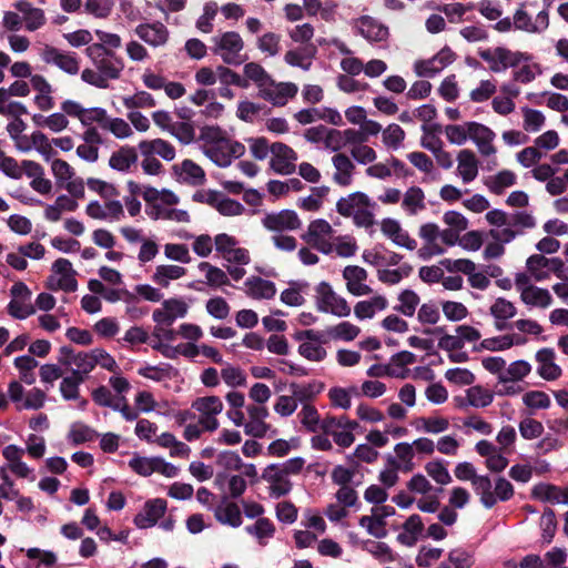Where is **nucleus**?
<instances>
[{
  "mask_svg": "<svg viewBox=\"0 0 568 568\" xmlns=\"http://www.w3.org/2000/svg\"><path fill=\"white\" fill-rule=\"evenodd\" d=\"M92 68L81 72V80L98 89H108L111 81L119 80L124 71V60L114 51L105 49L102 44H90L85 49Z\"/></svg>",
  "mask_w": 568,
  "mask_h": 568,
  "instance_id": "1",
  "label": "nucleus"
},
{
  "mask_svg": "<svg viewBox=\"0 0 568 568\" xmlns=\"http://www.w3.org/2000/svg\"><path fill=\"white\" fill-rule=\"evenodd\" d=\"M203 153L216 165L229 166L233 159L241 158L245 146L232 140L225 131L219 126H205L201 130Z\"/></svg>",
  "mask_w": 568,
  "mask_h": 568,
  "instance_id": "2",
  "label": "nucleus"
},
{
  "mask_svg": "<svg viewBox=\"0 0 568 568\" xmlns=\"http://www.w3.org/2000/svg\"><path fill=\"white\" fill-rule=\"evenodd\" d=\"M376 204L363 192H353L336 202V211L344 217H351L359 227L374 224Z\"/></svg>",
  "mask_w": 568,
  "mask_h": 568,
  "instance_id": "3",
  "label": "nucleus"
},
{
  "mask_svg": "<svg viewBox=\"0 0 568 568\" xmlns=\"http://www.w3.org/2000/svg\"><path fill=\"white\" fill-rule=\"evenodd\" d=\"M211 51L227 65H239L244 62L242 55L244 40L236 31H223L211 38Z\"/></svg>",
  "mask_w": 568,
  "mask_h": 568,
  "instance_id": "4",
  "label": "nucleus"
},
{
  "mask_svg": "<svg viewBox=\"0 0 568 568\" xmlns=\"http://www.w3.org/2000/svg\"><path fill=\"white\" fill-rule=\"evenodd\" d=\"M315 306L318 312L336 317H347L352 312L347 300L335 292L327 282H321L315 287Z\"/></svg>",
  "mask_w": 568,
  "mask_h": 568,
  "instance_id": "5",
  "label": "nucleus"
},
{
  "mask_svg": "<svg viewBox=\"0 0 568 568\" xmlns=\"http://www.w3.org/2000/svg\"><path fill=\"white\" fill-rule=\"evenodd\" d=\"M478 57L488 64L489 70L494 73L505 72L530 59L527 53L513 51L505 47L481 49L478 51Z\"/></svg>",
  "mask_w": 568,
  "mask_h": 568,
  "instance_id": "6",
  "label": "nucleus"
},
{
  "mask_svg": "<svg viewBox=\"0 0 568 568\" xmlns=\"http://www.w3.org/2000/svg\"><path fill=\"white\" fill-rule=\"evenodd\" d=\"M514 284L520 301L528 307L548 308L554 300L548 288L535 285L530 276L520 272L515 274Z\"/></svg>",
  "mask_w": 568,
  "mask_h": 568,
  "instance_id": "7",
  "label": "nucleus"
},
{
  "mask_svg": "<svg viewBox=\"0 0 568 568\" xmlns=\"http://www.w3.org/2000/svg\"><path fill=\"white\" fill-rule=\"evenodd\" d=\"M8 397L17 410H40L45 406L47 393L39 387L26 390L22 383L11 381L8 384Z\"/></svg>",
  "mask_w": 568,
  "mask_h": 568,
  "instance_id": "8",
  "label": "nucleus"
},
{
  "mask_svg": "<svg viewBox=\"0 0 568 568\" xmlns=\"http://www.w3.org/2000/svg\"><path fill=\"white\" fill-rule=\"evenodd\" d=\"M358 427L356 420L349 419L345 415L326 416L322 420L321 429L332 436L334 443L342 447H351L355 442L354 430Z\"/></svg>",
  "mask_w": 568,
  "mask_h": 568,
  "instance_id": "9",
  "label": "nucleus"
},
{
  "mask_svg": "<svg viewBox=\"0 0 568 568\" xmlns=\"http://www.w3.org/2000/svg\"><path fill=\"white\" fill-rule=\"evenodd\" d=\"M58 363L69 369L71 375L85 381L88 375L93 371V362L91 351L75 352L70 346L59 348Z\"/></svg>",
  "mask_w": 568,
  "mask_h": 568,
  "instance_id": "10",
  "label": "nucleus"
},
{
  "mask_svg": "<svg viewBox=\"0 0 568 568\" xmlns=\"http://www.w3.org/2000/svg\"><path fill=\"white\" fill-rule=\"evenodd\" d=\"M333 227L323 219L312 221L302 239L323 254L333 253Z\"/></svg>",
  "mask_w": 568,
  "mask_h": 568,
  "instance_id": "11",
  "label": "nucleus"
},
{
  "mask_svg": "<svg viewBox=\"0 0 568 568\" xmlns=\"http://www.w3.org/2000/svg\"><path fill=\"white\" fill-rule=\"evenodd\" d=\"M223 407V402L219 396L197 397L192 403V408L199 413L201 425L210 433L219 428L217 416L222 413Z\"/></svg>",
  "mask_w": 568,
  "mask_h": 568,
  "instance_id": "12",
  "label": "nucleus"
},
{
  "mask_svg": "<svg viewBox=\"0 0 568 568\" xmlns=\"http://www.w3.org/2000/svg\"><path fill=\"white\" fill-rule=\"evenodd\" d=\"M39 54L44 63L55 65L69 75H75L80 71V61L74 52L62 51L51 44H43Z\"/></svg>",
  "mask_w": 568,
  "mask_h": 568,
  "instance_id": "13",
  "label": "nucleus"
},
{
  "mask_svg": "<svg viewBox=\"0 0 568 568\" xmlns=\"http://www.w3.org/2000/svg\"><path fill=\"white\" fill-rule=\"evenodd\" d=\"M564 261L560 257H546L544 254H532L526 260V273L530 281L545 282L551 274L561 272Z\"/></svg>",
  "mask_w": 568,
  "mask_h": 568,
  "instance_id": "14",
  "label": "nucleus"
},
{
  "mask_svg": "<svg viewBox=\"0 0 568 568\" xmlns=\"http://www.w3.org/2000/svg\"><path fill=\"white\" fill-rule=\"evenodd\" d=\"M293 338L300 342L297 352L307 361L322 362L325 359L327 352L321 345L322 334L315 329L297 331L293 334Z\"/></svg>",
  "mask_w": 568,
  "mask_h": 568,
  "instance_id": "15",
  "label": "nucleus"
},
{
  "mask_svg": "<svg viewBox=\"0 0 568 568\" xmlns=\"http://www.w3.org/2000/svg\"><path fill=\"white\" fill-rule=\"evenodd\" d=\"M394 514L395 508L392 506H376L372 508L369 515L359 518L358 525L364 528L368 535L382 539L388 534L386 519Z\"/></svg>",
  "mask_w": 568,
  "mask_h": 568,
  "instance_id": "16",
  "label": "nucleus"
},
{
  "mask_svg": "<svg viewBox=\"0 0 568 568\" xmlns=\"http://www.w3.org/2000/svg\"><path fill=\"white\" fill-rule=\"evenodd\" d=\"M11 301L7 306L9 315L17 320H24L36 313L31 303V291L22 283H14L10 290Z\"/></svg>",
  "mask_w": 568,
  "mask_h": 568,
  "instance_id": "17",
  "label": "nucleus"
},
{
  "mask_svg": "<svg viewBox=\"0 0 568 568\" xmlns=\"http://www.w3.org/2000/svg\"><path fill=\"white\" fill-rule=\"evenodd\" d=\"M12 141L18 151L28 153L34 149L45 161L55 153L50 139L40 130L33 131L30 135L23 133Z\"/></svg>",
  "mask_w": 568,
  "mask_h": 568,
  "instance_id": "18",
  "label": "nucleus"
},
{
  "mask_svg": "<svg viewBox=\"0 0 568 568\" xmlns=\"http://www.w3.org/2000/svg\"><path fill=\"white\" fill-rule=\"evenodd\" d=\"M271 169L281 175H290L296 170L297 153L287 144L275 142L271 145Z\"/></svg>",
  "mask_w": 568,
  "mask_h": 568,
  "instance_id": "19",
  "label": "nucleus"
},
{
  "mask_svg": "<svg viewBox=\"0 0 568 568\" xmlns=\"http://www.w3.org/2000/svg\"><path fill=\"white\" fill-rule=\"evenodd\" d=\"M189 304L182 297H170L163 300L161 306L152 313V320L155 324H172L184 318L189 313Z\"/></svg>",
  "mask_w": 568,
  "mask_h": 568,
  "instance_id": "20",
  "label": "nucleus"
},
{
  "mask_svg": "<svg viewBox=\"0 0 568 568\" xmlns=\"http://www.w3.org/2000/svg\"><path fill=\"white\" fill-rule=\"evenodd\" d=\"M168 503L163 498H152L146 500L140 511L134 516L133 524L139 529L154 527L165 515Z\"/></svg>",
  "mask_w": 568,
  "mask_h": 568,
  "instance_id": "21",
  "label": "nucleus"
},
{
  "mask_svg": "<svg viewBox=\"0 0 568 568\" xmlns=\"http://www.w3.org/2000/svg\"><path fill=\"white\" fill-rule=\"evenodd\" d=\"M347 292L353 296H365L373 293V288L367 284L368 273L358 265H347L342 272Z\"/></svg>",
  "mask_w": 568,
  "mask_h": 568,
  "instance_id": "22",
  "label": "nucleus"
},
{
  "mask_svg": "<svg viewBox=\"0 0 568 568\" xmlns=\"http://www.w3.org/2000/svg\"><path fill=\"white\" fill-rule=\"evenodd\" d=\"M298 89L294 83L280 82L275 83L272 79L258 90V95L271 102L275 106L285 105L291 99H293Z\"/></svg>",
  "mask_w": 568,
  "mask_h": 568,
  "instance_id": "23",
  "label": "nucleus"
},
{
  "mask_svg": "<svg viewBox=\"0 0 568 568\" xmlns=\"http://www.w3.org/2000/svg\"><path fill=\"white\" fill-rule=\"evenodd\" d=\"M368 296V298L361 300L354 305V315L358 321L372 320L389 306V301L385 294L373 291Z\"/></svg>",
  "mask_w": 568,
  "mask_h": 568,
  "instance_id": "24",
  "label": "nucleus"
},
{
  "mask_svg": "<svg viewBox=\"0 0 568 568\" xmlns=\"http://www.w3.org/2000/svg\"><path fill=\"white\" fill-rule=\"evenodd\" d=\"M496 133L487 125L470 121L469 140L476 145L478 152L483 156H491L497 153V149L494 144Z\"/></svg>",
  "mask_w": 568,
  "mask_h": 568,
  "instance_id": "25",
  "label": "nucleus"
},
{
  "mask_svg": "<svg viewBox=\"0 0 568 568\" xmlns=\"http://www.w3.org/2000/svg\"><path fill=\"white\" fill-rule=\"evenodd\" d=\"M418 235L423 241L418 255L422 258L442 255L445 248L440 246L439 226L435 223H425L419 227Z\"/></svg>",
  "mask_w": 568,
  "mask_h": 568,
  "instance_id": "26",
  "label": "nucleus"
},
{
  "mask_svg": "<svg viewBox=\"0 0 568 568\" xmlns=\"http://www.w3.org/2000/svg\"><path fill=\"white\" fill-rule=\"evenodd\" d=\"M262 224L268 231L285 232L300 229L302 222L295 211L282 210L266 214L262 220Z\"/></svg>",
  "mask_w": 568,
  "mask_h": 568,
  "instance_id": "27",
  "label": "nucleus"
},
{
  "mask_svg": "<svg viewBox=\"0 0 568 568\" xmlns=\"http://www.w3.org/2000/svg\"><path fill=\"white\" fill-rule=\"evenodd\" d=\"M475 450L479 456L486 458L485 465L493 473H501L508 466V458L505 456L506 452L489 440L483 439L477 442Z\"/></svg>",
  "mask_w": 568,
  "mask_h": 568,
  "instance_id": "28",
  "label": "nucleus"
},
{
  "mask_svg": "<svg viewBox=\"0 0 568 568\" xmlns=\"http://www.w3.org/2000/svg\"><path fill=\"white\" fill-rule=\"evenodd\" d=\"M354 28L368 42H384L389 37L388 28L369 16H363L354 20Z\"/></svg>",
  "mask_w": 568,
  "mask_h": 568,
  "instance_id": "29",
  "label": "nucleus"
},
{
  "mask_svg": "<svg viewBox=\"0 0 568 568\" xmlns=\"http://www.w3.org/2000/svg\"><path fill=\"white\" fill-rule=\"evenodd\" d=\"M85 213L94 219L101 221H119L124 215L123 205L120 201L109 199L104 203L91 201L87 207Z\"/></svg>",
  "mask_w": 568,
  "mask_h": 568,
  "instance_id": "30",
  "label": "nucleus"
},
{
  "mask_svg": "<svg viewBox=\"0 0 568 568\" xmlns=\"http://www.w3.org/2000/svg\"><path fill=\"white\" fill-rule=\"evenodd\" d=\"M134 33L153 48L165 45L170 37L168 28L160 21L140 23L135 27Z\"/></svg>",
  "mask_w": 568,
  "mask_h": 568,
  "instance_id": "31",
  "label": "nucleus"
},
{
  "mask_svg": "<svg viewBox=\"0 0 568 568\" xmlns=\"http://www.w3.org/2000/svg\"><path fill=\"white\" fill-rule=\"evenodd\" d=\"M12 8L21 12L23 19V28L29 32L38 31L47 23L44 10L34 7L27 0H18L13 2Z\"/></svg>",
  "mask_w": 568,
  "mask_h": 568,
  "instance_id": "32",
  "label": "nucleus"
},
{
  "mask_svg": "<svg viewBox=\"0 0 568 568\" xmlns=\"http://www.w3.org/2000/svg\"><path fill=\"white\" fill-rule=\"evenodd\" d=\"M262 478L267 483V490L271 498H280L287 495L293 487V484L284 473H282L276 465L268 466L262 475Z\"/></svg>",
  "mask_w": 568,
  "mask_h": 568,
  "instance_id": "33",
  "label": "nucleus"
},
{
  "mask_svg": "<svg viewBox=\"0 0 568 568\" xmlns=\"http://www.w3.org/2000/svg\"><path fill=\"white\" fill-rule=\"evenodd\" d=\"M456 161V174L464 184L476 180L479 174V160L473 150L462 149L457 153Z\"/></svg>",
  "mask_w": 568,
  "mask_h": 568,
  "instance_id": "34",
  "label": "nucleus"
},
{
  "mask_svg": "<svg viewBox=\"0 0 568 568\" xmlns=\"http://www.w3.org/2000/svg\"><path fill=\"white\" fill-rule=\"evenodd\" d=\"M248 419L244 425L245 434L253 437H263L268 430L265 419L268 417V409L263 405H247Z\"/></svg>",
  "mask_w": 568,
  "mask_h": 568,
  "instance_id": "35",
  "label": "nucleus"
},
{
  "mask_svg": "<svg viewBox=\"0 0 568 568\" xmlns=\"http://www.w3.org/2000/svg\"><path fill=\"white\" fill-rule=\"evenodd\" d=\"M332 164L334 168L333 182L343 187L349 186L353 183L356 169L352 159L345 153L337 152L332 156Z\"/></svg>",
  "mask_w": 568,
  "mask_h": 568,
  "instance_id": "36",
  "label": "nucleus"
},
{
  "mask_svg": "<svg viewBox=\"0 0 568 568\" xmlns=\"http://www.w3.org/2000/svg\"><path fill=\"white\" fill-rule=\"evenodd\" d=\"M514 26L525 32L541 33L549 27V16L542 10L532 20L525 10L519 9L514 14Z\"/></svg>",
  "mask_w": 568,
  "mask_h": 568,
  "instance_id": "37",
  "label": "nucleus"
},
{
  "mask_svg": "<svg viewBox=\"0 0 568 568\" xmlns=\"http://www.w3.org/2000/svg\"><path fill=\"white\" fill-rule=\"evenodd\" d=\"M537 362V374L545 381L558 379L562 371L556 364V354L552 348L545 347L539 349L535 355Z\"/></svg>",
  "mask_w": 568,
  "mask_h": 568,
  "instance_id": "38",
  "label": "nucleus"
},
{
  "mask_svg": "<svg viewBox=\"0 0 568 568\" xmlns=\"http://www.w3.org/2000/svg\"><path fill=\"white\" fill-rule=\"evenodd\" d=\"M381 231L397 246L405 247L409 251L415 250L417 246L416 241L412 239L408 232L394 219H384L381 224Z\"/></svg>",
  "mask_w": 568,
  "mask_h": 568,
  "instance_id": "39",
  "label": "nucleus"
},
{
  "mask_svg": "<svg viewBox=\"0 0 568 568\" xmlns=\"http://www.w3.org/2000/svg\"><path fill=\"white\" fill-rule=\"evenodd\" d=\"M245 293L254 300H271L276 294V286L272 281L260 276H251L244 282Z\"/></svg>",
  "mask_w": 568,
  "mask_h": 568,
  "instance_id": "40",
  "label": "nucleus"
},
{
  "mask_svg": "<svg viewBox=\"0 0 568 568\" xmlns=\"http://www.w3.org/2000/svg\"><path fill=\"white\" fill-rule=\"evenodd\" d=\"M185 267L176 264H160L155 266L151 280L159 287L168 288L173 281H178L186 275Z\"/></svg>",
  "mask_w": 568,
  "mask_h": 568,
  "instance_id": "41",
  "label": "nucleus"
},
{
  "mask_svg": "<svg viewBox=\"0 0 568 568\" xmlns=\"http://www.w3.org/2000/svg\"><path fill=\"white\" fill-rule=\"evenodd\" d=\"M214 516L219 523L233 528L242 525V513L237 504L226 497L215 507Z\"/></svg>",
  "mask_w": 568,
  "mask_h": 568,
  "instance_id": "42",
  "label": "nucleus"
},
{
  "mask_svg": "<svg viewBox=\"0 0 568 568\" xmlns=\"http://www.w3.org/2000/svg\"><path fill=\"white\" fill-rule=\"evenodd\" d=\"M179 180L191 185H202L205 182L204 170L192 160H183L173 166Z\"/></svg>",
  "mask_w": 568,
  "mask_h": 568,
  "instance_id": "43",
  "label": "nucleus"
},
{
  "mask_svg": "<svg viewBox=\"0 0 568 568\" xmlns=\"http://www.w3.org/2000/svg\"><path fill=\"white\" fill-rule=\"evenodd\" d=\"M531 496L544 503L567 504L568 491L551 484L540 483L532 487Z\"/></svg>",
  "mask_w": 568,
  "mask_h": 568,
  "instance_id": "44",
  "label": "nucleus"
},
{
  "mask_svg": "<svg viewBox=\"0 0 568 568\" xmlns=\"http://www.w3.org/2000/svg\"><path fill=\"white\" fill-rule=\"evenodd\" d=\"M413 426L417 432H423L429 435H438L446 433L450 427V423L449 419L445 416L429 415L417 417L413 422Z\"/></svg>",
  "mask_w": 568,
  "mask_h": 568,
  "instance_id": "45",
  "label": "nucleus"
},
{
  "mask_svg": "<svg viewBox=\"0 0 568 568\" xmlns=\"http://www.w3.org/2000/svg\"><path fill=\"white\" fill-rule=\"evenodd\" d=\"M424 531V523L419 515L409 516L403 524L402 531L397 536V540L407 547L414 546Z\"/></svg>",
  "mask_w": 568,
  "mask_h": 568,
  "instance_id": "46",
  "label": "nucleus"
},
{
  "mask_svg": "<svg viewBox=\"0 0 568 568\" xmlns=\"http://www.w3.org/2000/svg\"><path fill=\"white\" fill-rule=\"evenodd\" d=\"M139 151H144L148 155H159L164 161H173L176 152L173 144L163 139L142 140L138 144Z\"/></svg>",
  "mask_w": 568,
  "mask_h": 568,
  "instance_id": "47",
  "label": "nucleus"
},
{
  "mask_svg": "<svg viewBox=\"0 0 568 568\" xmlns=\"http://www.w3.org/2000/svg\"><path fill=\"white\" fill-rule=\"evenodd\" d=\"M245 532L252 536L260 546H266L274 537L276 528L268 518H258L252 525L244 528Z\"/></svg>",
  "mask_w": 568,
  "mask_h": 568,
  "instance_id": "48",
  "label": "nucleus"
},
{
  "mask_svg": "<svg viewBox=\"0 0 568 568\" xmlns=\"http://www.w3.org/2000/svg\"><path fill=\"white\" fill-rule=\"evenodd\" d=\"M402 209L407 215H417L426 210L425 193L418 186H410L403 194Z\"/></svg>",
  "mask_w": 568,
  "mask_h": 568,
  "instance_id": "49",
  "label": "nucleus"
},
{
  "mask_svg": "<svg viewBox=\"0 0 568 568\" xmlns=\"http://www.w3.org/2000/svg\"><path fill=\"white\" fill-rule=\"evenodd\" d=\"M78 209L77 200L69 195H59L53 204L44 207V219L50 222H58L64 212H74Z\"/></svg>",
  "mask_w": 568,
  "mask_h": 568,
  "instance_id": "50",
  "label": "nucleus"
},
{
  "mask_svg": "<svg viewBox=\"0 0 568 568\" xmlns=\"http://www.w3.org/2000/svg\"><path fill=\"white\" fill-rule=\"evenodd\" d=\"M136 161V150L133 146L124 145L111 154L109 165L115 171L128 172Z\"/></svg>",
  "mask_w": 568,
  "mask_h": 568,
  "instance_id": "51",
  "label": "nucleus"
},
{
  "mask_svg": "<svg viewBox=\"0 0 568 568\" xmlns=\"http://www.w3.org/2000/svg\"><path fill=\"white\" fill-rule=\"evenodd\" d=\"M32 122L42 129H48L52 133H60L68 129L70 122L65 114L61 112H54L49 115L36 113L32 115Z\"/></svg>",
  "mask_w": 568,
  "mask_h": 568,
  "instance_id": "52",
  "label": "nucleus"
},
{
  "mask_svg": "<svg viewBox=\"0 0 568 568\" xmlns=\"http://www.w3.org/2000/svg\"><path fill=\"white\" fill-rule=\"evenodd\" d=\"M158 446L162 448L170 449L171 457L179 458H189L191 454V448L179 440L172 433L165 432L154 438V442Z\"/></svg>",
  "mask_w": 568,
  "mask_h": 568,
  "instance_id": "53",
  "label": "nucleus"
},
{
  "mask_svg": "<svg viewBox=\"0 0 568 568\" xmlns=\"http://www.w3.org/2000/svg\"><path fill=\"white\" fill-rule=\"evenodd\" d=\"M420 303V297L413 290H404L397 296V305L394 307L396 312L406 316L413 317Z\"/></svg>",
  "mask_w": 568,
  "mask_h": 568,
  "instance_id": "54",
  "label": "nucleus"
},
{
  "mask_svg": "<svg viewBox=\"0 0 568 568\" xmlns=\"http://www.w3.org/2000/svg\"><path fill=\"white\" fill-rule=\"evenodd\" d=\"M215 484L221 488L224 489V486L226 485V493L232 498H239L244 494L246 490V481L245 479L240 475H232L227 476L224 474H219L215 478Z\"/></svg>",
  "mask_w": 568,
  "mask_h": 568,
  "instance_id": "55",
  "label": "nucleus"
},
{
  "mask_svg": "<svg viewBox=\"0 0 568 568\" xmlns=\"http://www.w3.org/2000/svg\"><path fill=\"white\" fill-rule=\"evenodd\" d=\"M424 469L436 484L446 486L452 483L453 478L448 471L447 465L443 459H432L427 462Z\"/></svg>",
  "mask_w": 568,
  "mask_h": 568,
  "instance_id": "56",
  "label": "nucleus"
},
{
  "mask_svg": "<svg viewBox=\"0 0 568 568\" xmlns=\"http://www.w3.org/2000/svg\"><path fill=\"white\" fill-rule=\"evenodd\" d=\"M466 393L467 404H470V406L474 408H485L489 406L495 397L493 390L481 385L470 386L466 389Z\"/></svg>",
  "mask_w": 568,
  "mask_h": 568,
  "instance_id": "57",
  "label": "nucleus"
},
{
  "mask_svg": "<svg viewBox=\"0 0 568 568\" xmlns=\"http://www.w3.org/2000/svg\"><path fill=\"white\" fill-rule=\"evenodd\" d=\"M290 392L295 403L304 405L310 404L308 402L321 392V387L316 383H291Z\"/></svg>",
  "mask_w": 568,
  "mask_h": 568,
  "instance_id": "58",
  "label": "nucleus"
},
{
  "mask_svg": "<svg viewBox=\"0 0 568 568\" xmlns=\"http://www.w3.org/2000/svg\"><path fill=\"white\" fill-rule=\"evenodd\" d=\"M520 111L523 115V129L526 132L536 133L544 128L546 116L541 111L529 106H523Z\"/></svg>",
  "mask_w": 568,
  "mask_h": 568,
  "instance_id": "59",
  "label": "nucleus"
},
{
  "mask_svg": "<svg viewBox=\"0 0 568 568\" xmlns=\"http://www.w3.org/2000/svg\"><path fill=\"white\" fill-rule=\"evenodd\" d=\"M473 488L480 496V501L486 508H493L496 505V498L493 496L491 481L488 476L477 475L471 481Z\"/></svg>",
  "mask_w": 568,
  "mask_h": 568,
  "instance_id": "60",
  "label": "nucleus"
},
{
  "mask_svg": "<svg viewBox=\"0 0 568 568\" xmlns=\"http://www.w3.org/2000/svg\"><path fill=\"white\" fill-rule=\"evenodd\" d=\"M328 186H315L312 189L310 195L298 200V206L308 212L318 211L322 207L324 199L328 195Z\"/></svg>",
  "mask_w": 568,
  "mask_h": 568,
  "instance_id": "61",
  "label": "nucleus"
},
{
  "mask_svg": "<svg viewBox=\"0 0 568 568\" xmlns=\"http://www.w3.org/2000/svg\"><path fill=\"white\" fill-rule=\"evenodd\" d=\"M356 394V387L344 388L335 386L328 389L327 396L333 407L347 410L352 406V396Z\"/></svg>",
  "mask_w": 568,
  "mask_h": 568,
  "instance_id": "62",
  "label": "nucleus"
},
{
  "mask_svg": "<svg viewBox=\"0 0 568 568\" xmlns=\"http://www.w3.org/2000/svg\"><path fill=\"white\" fill-rule=\"evenodd\" d=\"M13 364L19 372V382L28 385H32L36 382L33 369L38 366V362L32 356H18L14 358Z\"/></svg>",
  "mask_w": 568,
  "mask_h": 568,
  "instance_id": "63",
  "label": "nucleus"
},
{
  "mask_svg": "<svg viewBox=\"0 0 568 568\" xmlns=\"http://www.w3.org/2000/svg\"><path fill=\"white\" fill-rule=\"evenodd\" d=\"M297 418L303 427L311 433H315L321 428L322 422L316 407L312 404L302 405L297 414Z\"/></svg>",
  "mask_w": 568,
  "mask_h": 568,
  "instance_id": "64",
  "label": "nucleus"
}]
</instances>
